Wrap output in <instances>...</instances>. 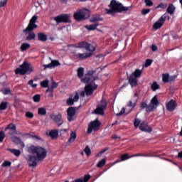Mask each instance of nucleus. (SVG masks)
Segmentation results:
<instances>
[{
	"instance_id": "nucleus-36",
	"label": "nucleus",
	"mask_w": 182,
	"mask_h": 182,
	"mask_svg": "<svg viewBox=\"0 0 182 182\" xmlns=\"http://www.w3.org/2000/svg\"><path fill=\"white\" fill-rule=\"evenodd\" d=\"M94 60H96L97 63H100V62H102V60H103V55L100 54V55H95L94 57Z\"/></svg>"
},
{
	"instance_id": "nucleus-24",
	"label": "nucleus",
	"mask_w": 182,
	"mask_h": 182,
	"mask_svg": "<svg viewBox=\"0 0 182 182\" xmlns=\"http://www.w3.org/2000/svg\"><path fill=\"white\" fill-rule=\"evenodd\" d=\"M90 79H92V71H89L85 74L84 78L81 79V82H82V83H89V82H90Z\"/></svg>"
},
{
	"instance_id": "nucleus-38",
	"label": "nucleus",
	"mask_w": 182,
	"mask_h": 182,
	"mask_svg": "<svg viewBox=\"0 0 182 182\" xmlns=\"http://www.w3.org/2000/svg\"><path fill=\"white\" fill-rule=\"evenodd\" d=\"M156 106L152 105V104H149L146 107V112H154V110H156Z\"/></svg>"
},
{
	"instance_id": "nucleus-4",
	"label": "nucleus",
	"mask_w": 182,
	"mask_h": 182,
	"mask_svg": "<svg viewBox=\"0 0 182 182\" xmlns=\"http://www.w3.org/2000/svg\"><path fill=\"white\" fill-rule=\"evenodd\" d=\"M33 72V68H31V64L24 61L22 65H20V68L15 70L16 75H21L25 76V75H31Z\"/></svg>"
},
{
	"instance_id": "nucleus-51",
	"label": "nucleus",
	"mask_w": 182,
	"mask_h": 182,
	"mask_svg": "<svg viewBox=\"0 0 182 182\" xmlns=\"http://www.w3.org/2000/svg\"><path fill=\"white\" fill-rule=\"evenodd\" d=\"M99 87V85L95 83V81H92V95H93V91L96 90Z\"/></svg>"
},
{
	"instance_id": "nucleus-31",
	"label": "nucleus",
	"mask_w": 182,
	"mask_h": 182,
	"mask_svg": "<svg viewBox=\"0 0 182 182\" xmlns=\"http://www.w3.org/2000/svg\"><path fill=\"white\" fill-rule=\"evenodd\" d=\"M101 21H103V18H102L99 15H92V22L94 23V22H100Z\"/></svg>"
},
{
	"instance_id": "nucleus-56",
	"label": "nucleus",
	"mask_w": 182,
	"mask_h": 182,
	"mask_svg": "<svg viewBox=\"0 0 182 182\" xmlns=\"http://www.w3.org/2000/svg\"><path fill=\"white\" fill-rule=\"evenodd\" d=\"M144 4L146 6H153V1L151 0H144Z\"/></svg>"
},
{
	"instance_id": "nucleus-15",
	"label": "nucleus",
	"mask_w": 182,
	"mask_h": 182,
	"mask_svg": "<svg viewBox=\"0 0 182 182\" xmlns=\"http://www.w3.org/2000/svg\"><path fill=\"white\" fill-rule=\"evenodd\" d=\"M75 48L80 49H85L87 52H92V50L90 49V44L86 41L78 43L77 45L75 46Z\"/></svg>"
},
{
	"instance_id": "nucleus-25",
	"label": "nucleus",
	"mask_w": 182,
	"mask_h": 182,
	"mask_svg": "<svg viewBox=\"0 0 182 182\" xmlns=\"http://www.w3.org/2000/svg\"><path fill=\"white\" fill-rule=\"evenodd\" d=\"M38 39L41 42H46L48 41V36L43 33H38Z\"/></svg>"
},
{
	"instance_id": "nucleus-10",
	"label": "nucleus",
	"mask_w": 182,
	"mask_h": 182,
	"mask_svg": "<svg viewBox=\"0 0 182 182\" xmlns=\"http://www.w3.org/2000/svg\"><path fill=\"white\" fill-rule=\"evenodd\" d=\"M50 117L58 127L63 124V119H62V114L60 113H58V114H52L50 115Z\"/></svg>"
},
{
	"instance_id": "nucleus-17",
	"label": "nucleus",
	"mask_w": 182,
	"mask_h": 182,
	"mask_svg": "<svg viewBox=\"0 0 182 182\" xmlns=\"http://www.w3.org/2000/svg\"><path fill=\"white\" fill-rule=\"evenodd\" d=\"M176 107H177V102L174 100H171L166 104V110L168 112H174V110H176Z\"/></svg>"
},
{
	"instance_id": "nucleus-22",
	"label": "nucleus",
	"mask_w": 182,
	"mask_h": 182,
	"mask_svg": "<svg viewBox=\"0 0 182 182\" xmlns=\"http://www.w3.org/2000/svg\"><path fill=\"white\" fill-rule=\"evenodd\" d=\"M49 137H50L53 140H55V139H58L59 136V131L58 129H53L50 131L48 133Z\"/></svg>"
},
{
	"instance_id": "nucleus-53",
	"label": "nucleus",
	"mask_w": 182,
	"mask_h": 182,
	"mask_svg": "<svg viewBox=\"0 0 182 182\" xmlns=\"http://www.w3.org/2000/svg\"><path fill=\"white\" fill-rule=\"evenodd\" d=\"M107 150H109V148H105L102 150H101L97 154V157H101V156L102 154H104V153H106V151H107Z\"/></svg>"
},
{
	"instance_id": "nucleus-13",
	"label": "nucleus",
	"mask_w": 182,
	"mask_h": 182,
	"mask_svg": "<svg viewBox=\"0 0 182 182\" xmlns=\"http://www.w3.org/2000/svg\"><path fill=\"white\" fill-rule=\"evenodd\" d=\"M73 55L77 59H80V60H85V59H87V58H90L92 56V51L90 53H77L73 52Z\"/></svg>"
},
{
	"instance_id": "nucleus-5",
	"label": "nucleus",
	"mask_w": 182,
	"mask_h": 182,
	"mask_svg": "<svg viewBox=\"0 0 182 182\" xmlns=\"http://www.w3.org/2000/svg\"><path fill=\"white\" fill-rule=\"evenodd\" d=\"M107 107V102L106 100L102 99L100 102L97 105L96 109L92 112V114H99L100 116H105V109Z\"/></svg>"
},
{
	"instance_id": "nucleus-14",
	"label": "nucleus",
	"mask_w": 182,
	"mask_h": 182,
	"mask_svg": "<svg viewBox=\"0 0 182 182\" xmlns=\"http://www.w3.org/2000/svg\"><path fill=\"white\" fill-rule=\"evenodd\" d=\"M167 18V16H166V15H163L158 21H156V23H154V24L153 25V28L154 29H160V28H161V26H163V25H164V22H166V19Z\"/></svg>"
},
{
	"instance_id": "nucleus-33",
	"label": "nucleus",
	"mask_w": 182,
	"mask_h": 182,
	"mask_svg": "<svg viewBox=\"0 0 182 182\" xmlns=\"http://www.w3.org/2000/svg\"><path fill=\"white\" fill-rule=\"evenodd\" d=\"M100 26V23H95L92 24V31H97V32H102L98 27Z\"/></svg>"
},
{
	"instance_id": "nucleus-1",
	"label": "nucleus",
	"mask_w": 182,
	"mask_h": 182,
	"mask_svg": "<svg viewBox=\"0 0 182 182\" xmlns=\"http://www.w3.org/2000/svg\"><path fill=\"white\" fill-rule=\"evenodd\" d=\"M108 8L106 9V14L107 15H113L114 14H126L127 11H132L133 8L132 6L126 7L120 2H117L116 0H112L108 5Z\"/></svg>"
},
{
	"instance_id": "nucleus-39",
	"label": "nucleus",
	"mask_w": 182,
	"mask_h": 182,
	"mask_svg": "<svg viewBox=\"0 0 182 182\" xmlns=\"http://www.w3.org/2000/svg\"><path fill=\"white\" fill-rule=\"evenodd\" d=\"M129 159H132V156H129V154H124L121 155L120 161H124L126 160H129Z\"/></svg>"
},
{
	"instance_id": "nucleus-63",
	"label": "nucleus",
	"mask_w": 182,
	"mask_h": 182,
	"mask_svg": "<svg viewBox=\"0 0 182 182\" xmlns=\"http://www.w3.org/2000/svg\"><path fill=\"white\" fill-rule=\"evenodd\" d=\"M150 12V9H143L141 11L142 15H147Z\"/></svg>"
},
{
	"instance_id": "nucleus-20",
	"label": "nucleus",
	"mask_w": 182,
	"mask_h": 182,
	"mask_svg": "<svg viewBox=\"0 0 182 182\" xmlns=\"http://www.w3.org/2000/svg\"><path fill=\"white\" fill-rule=\"evenodd\" d=\"M56 66H60V63L56 60H51V63L49 64L43 65L44 69H53V68H56Z\"/></svg>"
},
{
	"instance_id": "nucleus-8",
	"label": "nucleus",
	"mask_w": 182,
	"mask_h": 182,
	"mask_svg": "<svg viewBox=\"0 0 182 182\" xmlns=\"http://www.w3.org/2000/svg\"><path fill=\"white\" fill-rule=\"evenodd\" d=\"M80 97H89V96H92V82L87 84L85 87L84 90H82L80 94Z\"/></svg>"
},
{
	"instance_id": "nucleus-30",
	"label": "nucleus",
	"mask_w": 182,
	"mask_h": 182,
	"mask_svg": "<svg viewBox=\"0 0 182 182\" xmlns=\"http://www.w3.org/2000/svg\"><path fill=\"white\" fill-rule=\"evenodd\" d=\"M29 48H31V44H29L28 43H23L21 44L20 49H21V52H25V50H28V49H29Z\"/></svg>"
},
{
	"instance_id": "nucleus-62",
	"label": "nucleus",
	"mask_w": 182,
	"mask_h": 182,
	"mask_svg": "<svg viewBox=\"0 0 182 182\" xmlns=\"http://www.w3.org/2000/svg\"><path fill=\"white\" fill-rule=\"evenodd\" d=\"M125 112L126 109H124V107H122L121 111L116 114V116H122V114H124Z\"/></svg>"
},
{
	"instance_id": "nucleus-41",
	"label": "nucleus",
	"mask_w": 182,
	"mask_h": 182,
	"mask_svg": "<svg viewBox=\"0 0 182 182\" xmlns=\"http://www.w3.org/2000/svg\"><path fill=\"white\" fill-rule=\"evenodd\" d=\"M8 103L6 102H1L0 104V110H6Z\"/></svg>"
},
{
	"instance_id": "nucleus-19",
	"label": "nucleus",
	"mask_w": 182,
	"mask_h": 182,
	"mask_svg": "<svg viewBox=\"0 0 182 182\" xmlns=\"http://www.w3.org/2000/svg\"><path fill=\"white\" fill-rule=\"evenodd\" d=\"M100 126H102V122L99 121V118H97L92 122V132H98L100 130Z\"/></svg>"
},
{
	"instance_id": "nucleus-59",
	"label": "nucleus",
	"mask_w": 182,
	"mask_h": 182,
	"mask_svg": "<svg viewBox=\"0 0 182 182\" xmlns=\"http://www.w3.org/2000/svg\"><path fill=\"white\" fill-rule=\"evenodd\" d=\"M89 180H90V175H85L83 178H82V182H88Z\"/></svg>"
},
{
	"instance_id": "nucleus-43",
	"label": "nucleus",
	"mask_w": 182,
	"mask_h": 182,
	"mask_svg": "<svg viewBox=\"0 0 182 182\" xmlns=\"http://www.w3.org/2000/svg\"><path fill=\"white\" fill-rule=\"evenodd\" d=\"M33 102H35V103H39V102H41V95H35L33 97Z\"/></svg>"
},
{
	"instance_id": "nucleus-3",
	"label": "nucleus",
	"mask_w": 182,
	"mask_h": 182,
	"mask_svg": "<svg viewBox=\"0 0 182 182\" xmlns=\"http://www.w3.org/2000/svg\"><path fill=\"white\" fill-rule=\"evenodd\" d=\"M27 151L31 154H36V157H37L38 161H42V160H45L48 154V151H46L45 148L41 146H35L33 145L28 146L27 148Z\"/></svg>"
},
{
	"instance_id": "nucleus-2",
	"label": "nucleus",
	"mask_w": 182,
	"mask_h": 182,
	"mask_svg": "<svg viewBox=\"0 0 182 182\" xmlns=\"http://www.w3.org/2000/svg\"><path fill=\"white\" fill-rule=\"evenodd\" d=\"M36 21H38V16H33L31 18L27 27L23 30V33H24V35H28L26 38V41H33L35 38H36V34H35V33L32 31L38 28V25H36Z\"/></svg>"
},
{
	"instance_id": "nucleus-26",
	"label": "nucleus",
	"mask_w": 182,
	"mask_h": 182,
	"mask_svg": "<svg viewBox=\"0 0 182 182\" xmlns=\"http://www.w3.org/2000/svg\"><path fill=\"white\" fill-rule=\"evenodd\" d=\"M172 78L170 77V75L168 74H163L162 75V82H164V83H168V82H171V80H173Z\"/></svg>"
},
{
	"instance_id": "nucleus-58",
	"label": "nucleus",
	"mask_w": 182,
	"mask_h": 182,
	"mask_svg": "<svg viewBox=\"0 0 182 182\" xmlns=\"http://www.w3.org/2000/svg\"><path fill=\"white\" fill-rule=\"evenodd\" d=\"M6 2H8V0H0V8H4V6H6Z\"/></svg>"
},
{
	"instance_id": "nucleus-21",
	"label": "nucleus",
	"mask_w": 182,
	"mask_h": 182,
	"mask_svg": "<svg viewBox=\"0 0 182 182\" xmlns=\"http://www.w3.org/2000/svg\"><path fill=\"white\" fill-rule=\"evenodd\" d=\"M138 96L139 95H137V93H134V100L132 101L130 100L127 105V106H128V107H132V109H134V107L137 106V102L139 100V99L137 98Z\"/></svg>"
},
{
	"instance_id": "nucleus-48",
	"label": "nucleus",
	"mask_w": 182,
	"mask_h": 182,
	"mask_svg": "<svg viewBox=\"0 0 182 182\" xmlns=\"http://www.w3.org/2000/svg\"><path fill=\"white\" fill-rule=\"evenodd\" d=\"M105 164H106V159H102L97 165V167H103V166H105Z\"/></svg>"
},
{
	"instance_id": "nucleus-35",
	"label": "nucleus",
	"mask_w": 182,
	"mask_h": 182,
	"mask_svg": "<svg viewBox=\"0 0 182 182\" xmlns=\"http://www.w3.org/2000/svg\"><path fill=\"white\" fill-rule=\"evenodd\" d=\"M151 105H152L153 106H155L156 107V106H159V100L157 99V96H154L151 99Z\"/></svg>"
},
{
	"instance_id": "nucleus-9",
	"label": "nucleus",
	"mask_w": 182,
	"mask_h": 182,
	"mask_svg": "<svg viewBox=\"0 0 182 182\" xmlns=\"http://www.w3.org/2000/svg\"><path fill=\"white\" fill-rule=\"evenodd\" d=\"M87 17H89V15L86 14L83 11L78 10L74 13V18L75 21H78V22L80 21H85Z\"/></svg>"
},
{
	"instance_id": "nucleus-45",
	"label": "nucleus",
	"mask_w": 182,
	"mask_h": 182,
	"mask_svg": "<svg viewBox=\"0 0 182 182\" xmlns=\"http://www.w3.org/2000/svg\"><path fill=\"white\" fill-rule=\"evenodd\" d=\"M66 104L68 106H73V105H75V101L73 100V98L69 97L66 101Z\"/></svg>"
},
{
	"instance_id": "nucleus-11",
	"label": "nucleus",
	"mask_w": 182,
	"mask_h": 182,
	"mask_svg": "<svg viewBox=\"0 0 182 182\" xmlns=\"http://www.w3.org/2000/svg\"><path fill=\"white\" fill-rule=\"evenodd\" d=\"M26 159L27 160V161H29L30 164H28L29 167H36V166H38V162L39 161H38V157L33 156V155H28L26 157Z\"/></svg>"
},
{
	"instance_id": "nucleus-47",
	"label": "nucleus",
	"mask_w": 182,
	"mask_h": 182,
	"mask_svg": "<svg viewBox=\"0 0 182 182\" xmlns=\"http://www.w3.org/2000/svg\"><path fill=\"white\" fill-rule=\"evenodd\" d=\"M92 79L93 80H97L99 79V73L96 74V71H92Z\"/></svg>"
},
{
	"instance_id": "nucleus-29",
	"label": "nucleus",
	"mask_w": 182,
	"mask_h": 182,
	"mask_svg": "<svg viewBox=\"0 0 182 182\" xmlns=\"http://www.w3.org/2000/svg\"><path fill=\"white\" fill-rule=\"evenodd\" d=\"M8 151L12 153V154H14L16 157H19L21 156V150L19 149H9Z\"/></svg>"
},
{
	"instance_id": "nucleus-50",
	"label": "nucleus",
	"mask_w": 182,
	"mask_h": 182,
	"mask_svg": "<svg viewBox=\"0 0 182 182\" xmlns=\"http://www.w3.org/2000/svg\"><path fill=\"white\" fill-rule=\"evenodd\" d=\"M140 124H141V122L140 121V119L136 118L134 122V127H139V126L140 127Z\"/></svg>"
},
{
	"instance_id": "nucleus-49",
	"label": "nucleus",
	"mask_w": 182,
	"mask_h": 182,
	"mask_svg": "<svg viewBox=\"0 0 182 182\" xmlns=\"http://www.w3.org/2000/svg\"><path fill=\"white\" fill-rule=\"evenodd\" d=\"M139 157H156V156L153 155L151 153L146 154L141 153L139 154Z\"/></svg>"
},
{
	"instance_id": "nucleus-23",
	"label": "nucleus",
	"mask_w": 182,
	"mask_h": 182,
	"mask_svg": "<svg viewBox=\"0 0 182 182\" xmlns=\"http://www.w3.org/2000/svg\"><path fill=\"white\" fill-rule=\"evenodd\" d=\"M11 141H13V143H15V144H21V147H25V144H23L21 138L18 136H11Z\"/></svg>"
},
{
	"instance_id": "nucleus-27",
	"label": "nucleus",
	"mask_w": 182,
	"mask_h": 182,
	"mask_svg": "<svg viewBox=\"0 0 182 182\" xmlns=\"http://www.w3.org/2000/svg\"><path fill=\"white\" fill-rule=\"evenodd\" d=\"M175 11H176V6H174L173 4H170L168 6L166 12H168V14H170V15H173Z\"/></svg>"
},
{
	"instance_id": "nucleus-40",
	"label": "nucleus",
	"mask_w": 182,
	"mask_h": 182,
	"mask_svg": "<svg viewBox=\"0 0 182 182\" xmlns=\"http://www.w3.org/2000/svg\"><path fill=\"white\" fill-rule=\"evenodd\" d=\"M38 114H40V116H46V109H45L43 107H40V108H38Z\"/></svg>"
},
{
	"instance_id": "nucleus-46",
	"label": "nucleus",
	"mask_w": 182,
	"mask_h": 182,
	"mask_svg": "<svg viewBox=\"0 0 182 182\" xmlns=\"http://www.w3.org/2000/svg\"><path fill=\"white\" fill-rule=\"evenodd\" d=\"M12 162L9 161H4L1 164V167H11Z\"/></svg>"
},
{
	"instance_id": "nucleus-37",
	"label": "nucleus",
	"mask_w": 182,
	"mask_h": 182,
	"mask_svg": "<svg viewBox=\"0 0 182 182\" xmlns=\"http://www.w3.org/2000/svg\"><path fill=\"white\" fill-rule=\"evenodd\" d=\"M151 88L153 90V92H156V90H159V89H160V85H159V84H157V82H154L151 85Z\"/></svg>"
},
{
	"instance_id": "nucleus-6",
	"label": "nucleus",
	"mask_w": 182,
	"mask_h": 182,
	"mask_svg": "<svg viewBox=\"0 0 182 182\" xmlns=\"http://www.w3.org/2000/svg\"><path fill=\"white\" fill-rule=\"evenodd\" d=\"M54 21H55L56 23H70L72 22L70 16L67 14H62L55 16Z\"/></svg>"
},
{
	"instance_id": "nucleus-42",
	"label": "nucleus",
	"mask_w": 182,
	"mask_h": 182,
	"mask_svg": "<svg viewBox=\"0 0 182 182\" xmlns=\"http://www.w3.org/2000/svg\"><path fill=\"white\" fill-rule=\"evenodd\" d=\"M41 87H49V80H46L41 82Z\"/></svg>"
},
{
	"instance_id": "nucleus-16",
	"label": "nucleus",
	"mask_w": 182,
	"mask_h": 182,
	"mask_svg": "<svg viewBox=\"0 0 182 182\" xmlns=\"http://www.w3.org/2000/svg\"><path fill=\"white\" fill-rule=\"evenodd\" d=\"M8 130H10V132H9V136H14V134H17L16 125L13 123H10L9 124H8L4 129V132H8Z\"/></svg>"
},
{
	"instance_id": "nucleus-7",
	"label": "nucleus",
	"mask_w": 182,
	"mask_h": 182,
	"mask_svg": "<svg viewBox=\"0 0 182 182\" xmlns=\"http://www.w3.org/2000/svg\"><path fill=\"white\" fill-rule=\"evenodd\" d=\"M76 110H77V107H70L67 109V120L68 122L76 120Z\"/></svg>"
},
{
	"instance_id": "nucleus-18",
	"label": "nucleus",
	"mask_w": 182,
	"mask_h": 182,
	"mask_svg": "<svg viewBox=\"0 0 182 182\" xmlns=\"http://www.w3.org/2000/svg\"><path fill=\"white\" fill-rule=\"evenodd\" d=\"M129 80V83L131 86V87H137L139 83L137 78L136 77H134L132 74L129 75V76L127 77Z\"/></svg>"
},
{
	"instance_id": "nucleus-52",
	"label": "nucleus",
	"mask_w": 182,
	"mask_h": 182,
	"mask_svg": "<svg viewBox=\"0 0 182 182\" xmlns=\"http://www.w3.org/2000/svg\"><path fill=\"white\" fill-rule=\"evenodd\" d=\"M153 63V60L151 59H147L145 62L144 67L145 68H149Z\"/></svg>"
},
{
	"instance_id": "nucleus-34",
	"label": "nucleus",
	"mask_w": 182,
	"mask_h": 182,
	"mask_svg": "<svg viewBox=\"0 0 182 182\" xmlns=\"http://www.w3.org/2000/svg\"><path fill=\"white\" fill-rule=\"evenodd\" d=\"M75 139H76V133L71 132L70 137L69 138L68 141H67V144L72 143V141H75Z\"/></svg>"
},
{
	"instance_id": "nucleus-12",
	"label": "nucleus",
	"mask_w": 182,
	"mask_h": 182,
	"mask_svg": "<svg viewBox=\"0 0 182 182\" xmlns=\"http://www.w3.org/2000/svg\"><path fill=\"white\" fill-rule=\"evenodd\" d=\"M139 130L144 132L145 133H151L153 132V128L149 126V122H142L139 125Z\"/></svg>"
},
{
	"instance_id": "nucleus-32",
	"label": "nucleus",
	"mask_w": 182,
	"mask_h": 182,
	"mask_svg": "<svg viewBox=\"0 0 182 182\" xmlns=\"http://www.w3.org/2000/svg\"><path fill=\"white\" fill-rule=\"evenodd\" d=\"M83 75H85V69L82 67H80L77 69V76L80 79H82V77H83Z\"/></svg>"
},
{
	"instance_id": "nucleus-54",
	"label": "nucleus",
	"mask_w": 182,
	"mask_h": 182,
	"mask_svg": "<svg viewBox=\"0 0 182 182\" xmlns=\"http://www.w3.org/2000/svg\"><path fill=\"white\" fill-rule=\"evenodd\" d=\"M84 151L85 153V154H87V156H90L92 151L90 150V148H89L88 146H87L85 149Z\"/></svg>"
},
{
	"instance_id": "nucleus-44",
	"label": "nucleus",
	"mask_w": 182,
	"mask_h": 182,
	"mask_svg": "<svg viewBox=\"0 0 182 182\" xmlns=\"http://www.w3.org/2000/svg\"><path fill=\"white\" fill-rule=\"evenodd\" d=\"M166 9V8H167V4L166 3H160L156 7V9Z\"/></svg>"
},
{
	"instance_id": "nucleus-57",
	"label": "nucleus",
	"mask_w": 182,
	"mask_h": 182,
	"mask_svg": "<svg viewBox=\"0 0 182 182\" xmlns=\"http://www.w3.org/2000/svg\"><path fill=\"white\" fill-rule=\"evenodd\" d=\"M58 86H59V84L57 83L55 81H52L51 82V86L50 87L52 88V90H53V89H56V87H58Z\"/></svg>"
},
{
	"instance_id": "nucleus-64",
	"label": "nucleus",
	"mask_w": 182,
	"mask_h": 182,
	"mask_svg": "<svg viewBox=\"0 0 182 182\" xmlns=\"http://www.w3.org/2000/svg\"><path fill=\"white\" fill-rule=\"evenodd\" d=\"M73 100L74 102H79V93L76 92Z\"/></svg>"
},
{
	"instance_id": "nucleus-55",
	"label": "nucleus",
	"mask_w": 182,
	"mask_h": 182,
	"mask_svg": "<svg viewBox=\"0 0 182 182\" xmlns=\"http://www.w3.org/2000/svg\"><path fill=\"white\" fill-rule=\"evenodd\" d=\"M4 139H5V132L4 131H0V143H2Z\"/></svg>"
},
{
	"instance_id": "nucleus-28",
	"label": "nucleus",
	"mask_w": 182,
	"mask_h": 182,
	"mask_svg": "<svg viewBox=\"0 0 182 182\" xmlns=\"http://www.w3.org/2000/svg\"><path fill=\"white\" fill-rule=\"evenodd\" d=\"M142 70L140 69H136L134 73H132L131 75L134 77H135L136 79H139L141 76Z\"/></svg>"
},
{
	"instance_id": "nucleus-61",
	"label": "nucleus",
	"mask_w": 182,
	"mask_h": 182,
	"mask_svg": "<svg viewBox=\"0 0 182 182\" xmlns=\"http://www.w3.org/2000/svg\"><path fill=\"white\" fill-rule=\"evenodd\" d=\"M28 85H30V86H31V87H38V84H33V80H30L28 82Z\"/></svg>"
},
{
	"instance_id": "nucleus-60",
	"label": "nucleus",
	"mask_w": 182,
	"mask_h": 182,
	"mask_svg": "<svg viewBox=\"0 0 182 182\" xmlns=\"http://www.w3.org/2000/svg\"><path fill=\"white\" fill-rule=\"evenodd\" d=\"M1 93H3V95H9L11 93V90L5 88L4 90H1Z\"/></svg>"
}]
</instances>
